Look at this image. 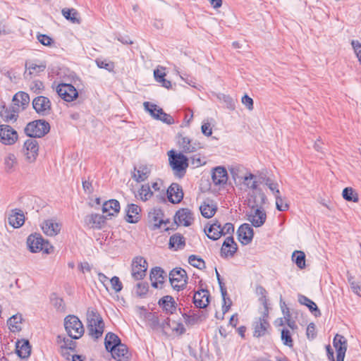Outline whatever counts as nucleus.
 Segmentation results:
<instances>
[{"label":"nucleus","mask_w":361,"mask_h":361,"mask_svg":"<svg viewBox=\"0 0 361 361\" xmlns=\"http://www.w3.org/2000/svg\"><path fill=\"white\" fill-rule=\"evenodd\" d=\"M87 328L89 335L99 338L103 334L104 323L101 315L94 308H88L87 312Z\"/></svg>","instance_id":"1"},{"label":"nucleus","mask_w":361,"mask_h":361,"mask_svg":"<svg viewBox=\"0 0 361 361\" xmlns=\"http://www.w3.org/2000/svg\"><path fill=\"white\" fill-rule=\"evenodd\" d=\"M168 155L169 164L173 171L174 175L182 178L188 166V159L183 154L175 153L173 150H170Z\"/></svg>","instance_id":"2"},{"label":"nucleus","mask_w":361,"mask_h":361,"mask_svg":"<svg viewBox=\"0 0 361 361\" xmlns=\"http://www.w3.org/2000/svg\"><path fill=\"white\" fill-rule=\"evenodd\" d=\"M64 327L68 336L72 339L81 338L85 332L82 322L75 315H68L65 317Z\"/></svg>","instance_id":"3"},{"label":"nucleus","mask_w":361,"mask_h":361,"mask_svg":"<svg viewBox=\"0 0 361 361\" xmlns=\"http://www.w3.org/2000/svg\"><path fill=\"white\" fill-rule=\"evenodd\" d=\"M50 126L44 120L30 122L25 128V133L30 137H42L49 132Z\"/></svg>","instance_id":"4"},{"label":"nucleus","mask_w":361,"mask_h":361,"mask_svg":"<svg viewBox=\"0 0 361 361\" xmlns=\"http://www.w3.org/2000/svg\"><path fill=\"white\" fill-rule=\"evenodd\" d=\"M27 244L29 250L32 252L43 251L46 254H49L53 249L52 246L38 234L29 235L27 240Z\"/></svg>","instance_id":"5"},{"label":"nucleus","mask_w":361,"mask_h":361,"mask_svg":"<svg viewBox=\"0 0 361 361\" xmlns=\"http://www.w3.org/2000/svg\"><path fill=\"white\" fill-rule=\"evenodd\" d=\"M188 276L182 268H176L169 273V281L174 290H183L187 284Z\"/></svg>","instance_id":"6"},{"label":"nucleus","mask_w":361,"mask_h":361,"mask_svg":"<svg viewBox=\"0 0 361 361\" xmlns=\"http://www.w3.org/2000/svg\"><path fill=\"white\" fill-rule=\"evenodd\" d=\"M250 211L246 214L247 220L255 227L262 226L266 221L267 214L262 207L257 204L250 205Z\"/></svg>","instance_id":"7"},{"label":"nucleus","mask_w":361,"mask_h":361,"mask_svg":"<svg viewBox=\"0 0 361 361\" xmlns=\"http://www.w3.org/2000/svg\"><path fill=\"white\" fill-rule=\"evenodd\" d=\"M147 269V261L140 256L133 258L131 264V274L135 280L142 279Z\"/></svg>","instance_id":"8"},{"label":"nucleus","mask_w":361,"mask_h":361,"mask_svg":"<svg viewBox=\"0 0 361 361\" xmlns=\"http://www.w3.org/2000/svg\"><path fill=\"white\" fill-rule=\"evenodd\" d=\"M18 138V133L8 125H0V142L6 145H13Z\"/></svg>","instance_id":"9"},{"label":"nucleus","mask_w":361,"mask_h":361,"mask_svg":"<svg viewBox=\"0 0 361 361\" xmlns=\"http://www.w3.org/2000/svg\"><path fill=\"white\" fill-rule=\"evenodd\" d=\"M56 92L59 96L66 102H73L78 97V92L75 87L67 83H61L56 87Z\"/></svg>","instance_id":"10"},{"label":"nucleus","mask_w":361,"mask_h":361,"mask_svg":"<svg viewBox=\"0 0 361 361\" xmlns=\"http://www.w3.org/2000/svg\"><path fill=\"white\" fill-rule=\"evenodd\" d=\"M32 106L35 111L41 116H47L51 111V103L49 98L38 96L32 101Z\"/></svg>","instance_id":"11"},{"label":"nucleus","mask_w":361,"mask_h":361,"mask_svg":"<svg viewBox=\"0 0 361 361\" xmlns=\"http://www.w3.org/2000/svg\"><path fill=\"white\" fill-rule=\"evenodd\" d=\"M151 171L152 165L141 164L134 167L132 178L137 183L143 182L149 178Z\"/></svg>","instance_id":"12"},{"label":"nucleus","mask_w":361,"mask_h":361,"mask_svg":"<svg viewBox=\"0 0 361 361\" xmlns=\"http://www.w3.org/2000/svg\"><path fill=\"white\" fill-rule=\"evenodd\" d=\"M194 220L193 214L188 208L179 209L175 215L174 221L178 225L189 226Z\"/></svg>","instance_id":"13"},{"label":"nucleus","mask_w":361,"mask_h":361,"mask_svg":"<svg viewBox=\"0 0 361 361\" xmlns=\"http://www.w3.org/2000/svg\"><path fill=\"white\" fill-rule=\"evenodd\" d=\"M25 156L27 161L32 163L36 160L38 155V142L35 139H28L24 143Z\"/></svg>","instance_id":"14"},{"label":"nucleus","mask_w":361,"mask_h":361,"mask_svg":"<svg viewBox=\"0 0 361 361\" xmlns=\"http://www.w3.org/2000/svg\"><path fill=\"white\" fill-rule=\"evenodd\" d=\"M178 142L183 152L185 153L194 152L201 148L200 143L194 142L190 137L182 135H179Z\"/></svg>","instance_id":"15"},{"label":"nucleus","mask_w":361,"mask_h":361,"mask_svg":"<svg viewBox=\"0 0 361 361\" xmlns=\"http://www.w3.org/2000/svg\"><path fill=\"white\" fill-rule=\"evenodd\" d=\"M167 197L169 200L173 204L180 202L183 198L182 187L176 183H171L167 190Z\"/></svg>","instance_id":"16"},{"label":"nucleus","mask_w":361,"mask_h":361,"mask_svg":"<svg viewBox=\"0 0 361 361\" xmlns=\"http://www.w3.org/2000/svg\"><path fill=\"white\" fill-rule=\"evenodd\" d=\"M238 249L237 244L235 243L232 236L227 237L221 249V257L223 258L232 257Z\"/></svg>","instance_id":"17"},{"label":"nucleus","mask_w":361,"mask_h":361,"mask_svg":"<svg viewBox=\"0 0 361 361\" xmlns=\"http://www.w3.org/2000/svg\"><path fill=\"white\" fill-rule=\"evenodd\" d=\"M239 240L244 245L249 244L253 238V229L248 224L241 225L238 230Z\"/></svg>","instance_id":"18"},{"label":"nucleus","mask_w":361,"mask_h":361,"mask_svg":"<svg viewBox=\"0 0 361 361\" xmlns=\"http://www.w3.org/2000/svg\"><path fill=\"white\" fill-rule=\"evenodd\" d=\"M212 178L215 185L224 186L228 180L227 171L224 167H216L212 172Z\"/></svg>","instance_id":"19"},{"label":"nucleus","mask_w":361,"mask_h":361,"mask_svg":"<svg viewBox=\"0 0 361 361\" xmlns=\"http://www.w3.org/2000/svg\"><path fill=\"white\" fill-rule=\"evenodd\" d=\"M106 218L99 214H88L85 217V224L91 228H101L105 223Z\"/></svg>","instance_id":"20"},{"label":"nucleus","mask_w":361,"mask_h":361,"mask_svg":"<svg viewBox=\"0 0 361 361\" xmlns=\"http://www.w3.org/2000/svg\"><path fill=\"white\" fill-rule=\"evenodd\" d=\"M61 225L55 220L48 219L44 221L42 224L43 232L49 236H55L61 231Z\"/></svg>","instance_id":"21"},{"label":"nucleus","mask_w":361,"mask_h":361,"mask_svg":"<svg viewBox=\"0 0 361 361\" xmlns=\"http://www.w3.org/2000/svg\"><path fill=\"white\" fill-rule=\"evenodd\" d=\"M166 272L160 267H155L151 270L150 280L152 286L154 288H158L159 284H162L166 278Z\"/></svg>","instance_id":"22"},{"label":"nucleus","mask_w":361,"mask_h":361,"mask_svg":"<svg viewBox=\"0 0 361 361\" xmlns=\"http://www.w3.org/2000/svg\"><path fill=\"white\" fill-rule=\"evenodd\" d=\"M209 293L207 290L202 289L194 294L193 302L197 307L204 308L209 302Z\"/></svg>","instance_id":"23"},{"label":"nucleus","mask_w":361,"mask_h":361,"mask_svg":"<svg viewBox=\"0 0 361 361\" xmlns=\"http://www.w3.org/2000/svg\"><path fill=\"white\" fill-rule=\"evenodd\" d=\"M8 224L13 228L22 226L25 222L23 212L20 209H13L8 217Z\"/></svg>","instance_id":"24"},{"label":"nucleus","mask_w":361,"mask_h":361,"mask_svg":"<svg viewBox=\"0 0 361 361\" xmlns=\"http://www.w3.org/2000/svg\"><path fill=\"white\" fill-rule=\"evenodd\" d=\"M141 211L140 207L135 204H128L126 208V220L129 223H137L140 219V212Z\"/></svg>","instance_id":"25"},{"label":"nucleus","mask_w":361,"mask_h":361,"mask_svg":"<svg viewBox=\"0 0 361 361\" xmlns=\"http://www.w3.org/2000/svg\"><path fill=\"white\" fill-rule=\"evenodd\" d=\"M120 211V203L116 200H110L104 202L102 212L108 216H114Z\"/></svg>","instance_id":"26"},{"label":"nucleus","mask_w":361,"mask_h":361,"mask_svg":"<svg viewBox=\"0 0 361 361\" xmlns=\"http://www.w3.org/2000/svg\"><path fill=\"white\" fill-rule=\"evenodd\" d=\"M16 353L21 358H27L30 355L31 346L27 340L18 341L16 343Z\"/></svg>","instance_id":"27"},{"label":"nucleus","mask_w":361,"mask_h":361,"mask_svg":"<svg viewBox=\"0 0 361 361\" xmlns=\"http://www.w3.org/2000/svg\"><path fill=\"white\" fill-rule=\"evenodd\" d=\"M111 353L112 357L118 361H128V351L127 346L121 343L111 351Z\"/></svg>","instance_id":"28"},{"label":"nucleus","mask_w":361,"mask_h":361,"mask_svg":"<svg viewBox=\"0 0 361 361\" xmlns=\"http://www.w3.org/2000/svg\"><path fill=\"white\" fill-rule=\"evenodd\" d=\"M56 342L60 346V353H64V351H74L75 348V342L72 339L66 338L65 336H58Z\"/></svg>","instance_id":"29"},{"label":"nucleus","mask_w":361,"mask_h":361,"mask_svg":"<svg viewBox=\"0 0 361 361\" xmlns=\"http://www.w3.org/2000/svg\"><path fill=\"white\" fill-rule=\"evenodd\" d=\"M269 327V324L266 319V316L264 315L263 317L259 318V320L257 321L254 325V336L257 337H260L265 335Z\"/></svg>","instance_id":"30"},{"label":"nucleus","mask_w":361,"mask_h":361,"mask_svg":"<svg viewBox=\"0 0 361 361\" xmlns=\"http://www.w3.org/2000/svg\"><path fill=\"white\" fill-rule=\"evenodd\" d=\"M13 102L18 108L25 109L30 102V96L26 92H18L14 95Z\"/></svg>","instance_id":"31"},{"label":"nucleus","mask_w":361,"mask_h":361,"mask_svg":"<svg viewBox=\"0 0 361 361\" xmlns=\"http://www.w3.org/2000/svg\"><path fill=\"white\" fill-rule=\"evenodd\" d=\"M202 215L205 218L212 217L217 209L216 205L212 201H205L200 207Z\"/></svg>","instance_id":"32"},{"label":"nucleus","mask_w":361,"mask_h":361,"mask_svg":"<svg viewBox=\"0 0 361 361\" xmlns=\"http://www.w3.org/2000/svg\"><path fill=\"white\" fill-rule=\"evenodd\" d=\"M120 343L121 340L117 335L111 332L106 334L104 339V344L106 349L108 351H112Z\"/></svg>","instance_id":"33"},{"label":"nucleus","mask_w":361,"mask_h":361,"mask_svg":"<svg viewBox=\"0 0 361 361\" xmlns=\"http://www.w3.org/2000/svg\"><path fill=\"white\" fill-rule=\"evenodd\" d=\"M17 164V158L14 154L9 153L4 159V169L8 173H11L15 171Z\"/></svg>","instance_id":"34"},{"label":"nucleus","mask_w":361,"mask_h":361,"mask_svg":"<svg viewBox=\"0 0 361 361\" xmlns=\"http://www.w3.org/2000/svg\"><path fill=\"white\" fill-rule=\"evenodd\" d=\"M207 235L209 238L216 240L222 235L221 225L218 221L212 224L208 228Z\"/></svg>","instance_id":"35"},{"label":"nucleus","mask_w":361,"mask_h":361,"mask_svg":"<svg viewBox=\"0 0 361 361\" xmlns=\"http://www.w3.org/2000/svg\"><path fill=\"white\" fill-rule=\"evenodd\" d=\"M26 71H25L24 75L32 76L37 75L38 73L44 71L46 66L44 65H37L32 62L26 63L25 64Z\"/></svg>","instance_id":"36"},{"label":"nucleus","mask_w":361,"mask_h":361,"mask_svg":"<svg viewBox=\"0 0 361 361\" xmlns=\"http://www.w3.org/2000/svg\"><path fill=\"white\" fill-rule=\"evenodd\" d=\"M185 238L180 233H175L170 237L169 247L177 250L185 246Z\"/></svg>","instance_id":"37"},{"label":"nucleus","mask_w":361,"mask_h":361,"mask_svg":"<svg viewBox=\"0 0 361 361\" xmlns=\"http://www.w3.org/2000/svg\"><path fill=\"white\" fill-rule=\"evenodd\" d=\"M62 14L66 19L70 20L73 23L80 24V18L78 12L74 8H63Z\"/></svg>","instance_id":"38"},{"label":"nucleus","mask_w":361,"mask_h":361,"mask_svg":"<svg viewBox=\"0 0 361 361\" xmlns=\"http://www.w3.org/2000/svg\"><path fill=\"white\" fill-rule=\"evenodd\" d=\"M298 301L300 302V304L307 306L312 312H315V316H317V312L318 313L319 315L321 314L320 311L318 309L317 305L307 297L300 295L298 297Z\"/></svg>","instance_id":"39"},{"label":"nucleus","mask_w":361,"mask_h":361,"mask_svg":"<svg viewBox=\"0 0 361 361\" xmlns=\"http://www.w3.org/2000/svg\"><path fill=\"white\" fill-rule=\"evenodd\" d=\"M173 298L170 295H166L159 300V304L161 305L166 312L172 313L176 310Z\"/></svg>","instance_id":"40"},{"label":"nucleus","mask_w":361,"mask_h":361,"mask_svg":"<svg viewBox=\"0 0 361 361\" xmlns=\"http://www.w3.org/2000/svg\"><path fill=\"white\" fill-rule=\"evenodd\" d=\"M333 345L337 353L340 352V349H342L343 353H345L347 350V341L344 336L336 334L334 338Z\"/></svg>","instance_id":"41"},{"label":"nucleus","mask_w":361,"mask_h":361,"mask_svg":"<svg viewBox=\"0 0 361 361\" xmlns=\"http://www.w3.org/2000/svg\"><path fill=\"white\" fill-rule=\"evenodd\" d=\"M343 197L349 202H357L359 200L358 194L352 188H345L342 192Z\"/></svg>","instance_id":"42"},{"label":"nucleus","mask_w":361,"mask_h":361,"mask_svg":"<svg viewBox=\"0 0 361 361\" xmlns=\"http://www.w3.org/2000/svg\"><path fill=\"white\" fill-rule=\"evenodd\" d=\"M152 195L153 192L148 184L142 185L137 192V196L142 201L148 200Z\"/></svg>","instance_id":"43"},{"label":"nucleus","mask_w":361,"mask_h":361,"mask_svg":"<svg viewBox=\"0 0 361 361\" xmlns=\"http://www.w3.org/2000/svg\"><path fill=\"white\" fill-rule=\"evenodd\" d=\"M292 259L299 268L302 269L305 267V255L303 252L295 251L293 253Z\"/></svg>","instance_id":"44"},{"label":"nucleus","mask_w":361,"mask_h":361,"mask_svg":"<svg viewBox=\"0 0 361 361\" xmlns=\"http://www.w3.org/2000/svg\"><path fill=\"white\" fill-rule=\"evenodd\" d=\"M188 262L190 265L200 269L205 268L204 260L195 255H192L188 258Z\"/></svg>","instance_id":"45"},{"label":"nucleus","mask_w":361,"mask_h":361,"mask_svg":"<svg viewBox=\"0 0 361 361\" xmlns=\"http://www.w3.org/2000/svg\"><path fill=\"white\" fill-rule=\"evenodd\" d=\"M145 109L149 113V114L155 119H157L158 110L161 109L157 105L152 104L149 102H145L143 104Z\"/></svg>","instance_id":"46"},{"label":"nucleus","mask_w":361,"mask_h":361,"mask_svg":"<svg viewBox=\"0 0 361 361\" xmlns=\"http://www.w3.org/2000/svg\"><path fill=\"white\" fill-rule=\"evenodd\" d=\"M281 341L283 343L288 347H293V341L291 337L290 332L287 329H283L281 331Z\"/></svg>","instance_id":"47"},{"label":"nucleus","mask_w":361,"mask_h":361,"mask_svg":"<svg viewBox=\"0 0 361 361\" xmlns=\"http://www.w3.org/2000/svg\"><path fill=\"white\" fill-rule=\"evenodd\" d=\"M158 114H159L156 115L158 116L157 120H160L166 124H172L174 123L173 117L171 115L165 113L162 109L158 110Z\"/></svg>","instance_id":"48"},{"label":"nucleus","mask_w":361,"mask_h":361,"mask_svg":"<svg viewBox=\"0 0 361 361\" xmlns=\"http://www.w3.org/2000/svg\"><path fill=\"white\" fill-rule=\"evenodd\" d=\"M95 62L99 68H104L109 72L113 71L114 69V63L111 61L97 59Z\"/></svg>","instance_id":"49"},{"label":"nucleus","mask_w":361,"mask_h":361,"mask_svg":"<svg viewBox=\"0 0 361 361\" xmlns=\"http://www.w3.org/2000/svg\"><path fill=\"white\" fill-rule=\"evenodd\" d=\"M276 199V209L279 211L283 212L286 211L289 205L288 203L281 197V194L279 195L274 196Z\"/></svg>","instance_id":"50"},{"label":"nucleus","mask_w":361,"mask_h":361,"mask_svg":"<svg viewBox=\"0 0 361 361\" xmlns=\"http://www.w3.org/2000/svg\"><path fill=\"white\" fill-rule=\"evenodd\" d=\"M255 176L249 173L243 178V183L248 188L252 190L257 188V182L254 180Z\"/></svg>","instance_id":"51"},{"label":"nucleus","mask_w":361,"mask_h":361,"mask_svg":"<svg viewBox=\"0 0 361 361\" xmlns=\"http://www.w3.org/2000/svg\"><path fill=\"white\" fill-rule=\"evenodd\" d=\"M191 164L193 167L197 168L206 164L204 157H201L200 154H195L190 157Z\"/></svg>","instance_id":"52"},{"label":"nucleus","mask_w":361,"mask_h":361,"mask_svg":"<svg viewBox=\"0 0 361 361\" xmlns=\"http://www.w3.org/2000/svg\"><path fill=\"white\" fill-rule=\"evenodd\" d=\"M22 317L21 315H13L11 317H10L8 320V324L10 325L13 329L15 330H19L20 328L18 326V324L21 322Z\"/></svg>","instance_id":"53"},{"label":"nucleus","mask_w":361,"mask_h":361,"mask_svg":"<svg viewBox=\"0 0 361 361\" xmlns=\"http://www.w3.org/2000/svg\"><path fill=\"white\" fill-rule=\"evenodd\" d=\"M43 82L40 80H34L30 83V90L36 94H39L44 90Z\"/></svg>","instance_id":"54"},{"label":"nucleus","mask_w":361,"mask_h":361,"mask_svg":"<svg viewBox=\"0 0 361 361\" xmlns=\"http://www.w3.org/2000/svg\"><path fill=\"white\" fill-rule=\"evenodd\" d=\"M148 284L147 283L140 282L136 286V294L139 296H144L148 292Z\"/></svg>","instance_id":"55"},{"label":"nucleus","mask_w":361,"mask_h":361,"mask_svg":"<svg viewBox=\"0 0 361 361\" xmlns=\"http://www.w3.org/2000/svg\"><path fill=\"white\" fill-rule=\"evenodd\" d=\"M183 316L184 317L185 324L190 326L197 324L200 318V316L196 314H192V315L184 314Z\"/></svg>","instance_id":"56"},{"label":"nucleus","mask_w":361,"mask_h":361,"mask_svg":"<svg viewBox=\"0 0 361 361\" xmlns=\"http://www.w3.org/2000/svg\"><path fill=\"white\" fill-rule=\"evenodd\" d=\"M256 293L260 296L259 301L267 307L266 290L262 286H258L256 287Z\"/></svg>","instance_id":"57"},{"label":"nucleus","mask_w":361,"mask_h":361,"mask_svg":"<svg viewBox=\"0 0 361 361\" xmlns=\"http://www.w3.org/2000/svg\"><path fill=\"white\" fill-rule=\"evenodd\" d=\"M112 288L115 292L118 293L123 288V284L118 276H114L110 280Z\"/></svg>","instance_id":"58"},{"label":"nucleus","mask_w":361,"mask_h":361,"mask_svg":"<svg viewBox=\"0 0 361 361\" xmlns=\"http://www.w3.org/2000/svg\"><path fill=\"white\" fill-rule=\"evenodd\" d=\"M351 44L354 51L361 64V43L357 40H352Z\"/></svg>","instance_id":"59"},{"label":"nucleus","mask_w":361,"mask_h":361,"mask_svg":"<svg viewBox=\"0 0 361 361\" xmlns=\"http://www.w3.org/2000/svg\"><path fill=\"white\" fill-rule=\"evenodd\" d=\"M164 70V68L161 67V68H157L154 71V76L157 82H159L161 79L164 78L166 75Z\"/></svg>","instance_id":"60"},{"label":"nucleus","mask_w":361,"mask_h":361,"mask_svg":"<svg viewBox=\"0 0 361 361\" xmlns=\"http://www.w3.org/2000/svg\"><path fill=\"white\" fill-rule=\"evenodd\" d=\"M1 116L5 121H9L11 120H16L17 114L15 113V111L11 112L8 110H5L4 111L1 112Z\"/></svg>","instance_id":"61"},{"label":"nucleus","mask_w":361,"mask_h":361,"mask_svg":"<svg viewBox=\"0 0 361 361\" xmlns=\"http://www.w3.org/2000/svg\"><path fill=\"white\" fill-rule=\"evenodd\" d=\"M222 235L226 234H233L234 232V226L231 223H226L224 226H221Z\"/></svg>","instance_id":"62"},{"label":"nucleus","mask_w":361,"mask_h":361,"mask_svg":"<svg viewBox=\"0 0 361 361\" xmlns=\"http://www.w3.org/2000/svg\"><path fill=\"white\" fill-rule=\"evenodd\" d=\"M316 336V326L314 323H310L307 327V336L313 339Z\"/></svg>","instance_id":"63"},{"label":"nucleus","mask_w":361,"mask_h":361,"mask_svg":"<svg viewBox=\"0 0 361 361\" xmlns=\"http://www.w3.org/2000/svg\"><path fill=\"white\" fill-rule=\"evenodd\" d=\"M242 103L249 109H253V100L248 95L245 94L242 97Z\"/></svg>","instance_id":"64"}]
</instances>
